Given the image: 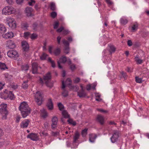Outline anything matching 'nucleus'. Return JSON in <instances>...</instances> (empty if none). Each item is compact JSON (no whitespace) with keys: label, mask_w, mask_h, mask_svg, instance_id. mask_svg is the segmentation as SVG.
<instances>
[{"label":"nucleus","mask_w":149,"mask_h":149,"mask_svg":"<svg viewBox=\"0 0 149 149\" xmlns=\"http://www.w3.org/2000/svg\"><path fill=\"white\" fill-rule=\"evenodd\" d=\"M78 95L80 97H84L86 96L84 90H81L77 92Z\"/></svg>","instance_id":"obj_27"},{"label":"nucleus","mask_w":149,"mask_h":149,"mask_svg":"<svg viewBox=\"0 0 149 149\" xmlns=\"http://www.w3.org/2000/svg\"><path fill=\"white\" fill-rule=\"evenodd\" d=\"M9 91L6 90L3 92L1 93H0L1 97L4 100H6L8 98Z\"/></svg>","instance_id":"obj_17"},{"label":"nucleus","mask_w":149,"mask_h":149,"mask_svg":"<svg viewBox=\"0 0 149 149\" xmlns=\"http://www.w3.org/2000/svg\"><path fill=\"white\" fill-rule=\"evenodd\" d=\"M62 88L63 90V91L62 93V95L64 97H65L68 95V92L65 89V86L64 83V81H62Z\"/></svg>","instance_id":"obj_19"},{"label":"nucleus","mask_w":149,"mask_h":149,"mask_svg":"<svg viewBox=\"0 0 149 149\" xmlns=\"http://www.w3.org/2000/svg\"><path fill=\"white\" fill-rule=\"evenodd\" d=\"M28 104L25 102H22L19 106V109L21 111L24 110V109L29 108Z\"/></svg>","instance_id":"obj_15"},{"label":"nucleus","mask_w":149,"mask_h":149,"mask_svg":"<svg viewBox=\"0 0 149 149\" xmlns=\"http://www.w3.org/2000/svg\"><path fill=\"white\" fill-rule=\"evenodd\" d=\"M51 73L49 72H48L45 76H43V79L45 81H49L51 80Z\"/></svg>","instance_id":"obj_23"},{"label":"nucleus","mask_w":149,"mask_h":149,"mask_svg":"<svg viewBox=\"0 0 149 149\" xmlns=\"http://www.w3.org/2000/svg\"><path fill=\"white\" fill-rule=\"evenodd\" d=\"M62 42L65 46L64 49V52L66 54H68L69 53L70 50L69 47V43L65 39L62 40Z\"/></svg>","instance_id":"obj_5"},{"label":"nucleus","mask_w":149,"mask_h":149,"mask_svg":"<svg viewBox=\"0 0 149 149\" xmlns=\"http://www.w3.org/2000/svg\"><path fill=\"white\" fill-rule=\"evenodd\" d=\"M87 130L88 129L87 128H85L82 130L81 132V135L83 137H84L86 136L87 134Z\"/></svg>","instance_id":"obj_40"},{"label":"nucleus","mask_w":149,"mask_h":149,"mask_svg":"<svg viewBox=\"0 0 149 149\" xmlns=\"http://www.w3.org/2000/svg\"><path fill=\"white\" fill-rule=\"evenodd\" d=\"M7 46L9 48L13 49L15 47V43L13 41L11 40H8L7 41Z\"/></svg>","instance_id":"obj_16"},{"label":"nucleus","mask_w":149,"mask_h":149,"mask_svg":"<svg viewBox=\"0 0 149 149\" xmlns=\"http://www.w3.org/2000/svg\"><path fill=\"white\" fill-rule=\"evenodd\" d=\"M136 81L139 83H141L142 82V79L141 78H139L138 77H135Z\"/></svg>","instance_id":"obj_51"},{"label":"nucleus","mask_w":149,"mask_h":149,"mask_svg":"<svg viewBox=\"0 0 149 149\" xmlns=\"http://www.w3.org/2000/svg\"><path fill=\"white\" fill-rule=\"evenodd\" d=\"M27 138H29L31 140L33 141H37L38 140V137L37 134L35 133H31L28 135L27 136Z\"/></svg>","instance_id":"obj_9"},{"label":"nucleus","mask_w":149,"mask_h":149,"mask_svg":"<svg viewBox=\"0 0 149 149\" xmlns=\"http://www.w3.org/2000/svg\"><path fill=\"white\" fill-rule=\"evenodd\" d=\"M44 129H46L47 128L48 126V123L46 122H45L44 124Z\"/></svg>","instance_id":"obj_64"},{"label":"nucleus","mask_w":149,"mask_h":149,"mask_svg":"<svg viewBox=\"0 0 149 149\" xmlns=\"http://www.w3.org/2000/svg\"><path fill=\"white\" fill-rule=\"evenodd\" d=\"M120 22L122 24L125 25L128 22V20L126 19L121 18L120 19Z\"/></svg>","instance_id":"obj_37"},{"label":"nucleus","mask_w":149,"mask_h":149,"mask_svg":"<svg viewBox=\"0 0 149 149\" xmlns=\"http://www.w3.org/2000/svg\"><path fill=\"white\" fill-rule=\"evenodd\" d=\"M119 132L117 130H114L113 132V133L110 139L112 143H114L116 142L119 137Z\"/></svg>","instance_id":"obj_3"},{"label":"nucleus","mask_w":149,"mask_h":149,"mask_svg":"<svg viewBox=\"0 0 149 149\" xmlns=\"http://www.w3.org/2000/svg\"><path fill=\"white\" fill-rule=\"evenodd\" d=\"M34 97L36 102L38 105H40L43 101V96L41 93L40 91H37L36 92Z\"/></svg>","instance_id":"obj_2"},{"label":"nucleus","mask_w":149,"mask_h":149,"mask_svg":"<svg viewBox=\"0 0 149 149\" xmlns=\"http://www.w3.org/2000/svg\"><path fill=\"white\" fill-rule=\"evenodd\" d=\"M58 106L59 109L60 111H62L64 109V107L61 103L60 102L58 104Z\"/></svg>","instance_id":"obj_43"},{"label":"nucleus","mask_w":149,"mask_h":149,"mask_svg":"<svg viewBox=\"0 0 149 149\" xmlns=\"http://www.w3.org/2000/svg\"><path fill=\"white\" fill-rule=\"evenodd\" d=\"M30 33L29 32H26L24 33V37L26 39H27L30 36Z\"/></svg>","instance_id":"obj_46"},{"label":"nucleus","mask_w":149,"mask_h":149,"mask_svg":"<svg viewBox=\"0 0 149 149\" xmlns=\"http://www.w3.org/2000/svg\"><path fill=\"white\" fill-rule=\"evenodd\" d=\"M75 65L74 64H72L70 66V68L72 71H73L75 68Z\"/></svg>","instance_id":"obj_54"},{"label":"nucleus","mask_w":149,"mask_h":149,"mask_svg":"<svg viewBox=\"0 0 149 149\" xmlns=\"http://www.w3.org/2000/svg\"><path fill=\"white\" fill-rule=\"evenodd\" d=\"M138 24L137 23H135L132 26V31H134L137 30L138 27Z\"/></svg>","instance_id":"obj_38"},{"label":"nucleus","mask_w":149,"mask_h":149,"mask_svg":"<svg viewBox=\"0 0 149 149\" xmlns=\"http://www.w3.org/2000/svg\"><path fill=\"white\" fill-rule=\"evenodd\" d=\"M48 61L49 62L51 63L52 66V67L54 68L55 67L56 65L54 61L52 60L50 57L48 58Z\"/></svg>","instance_id":"obj_32"},{"label":"nucleus","mask_w":149,"mask_h":149,"mask_svg":"<svg viewBox=\"0 0 149 149\" xmlns=\"http://www.w3.org/2000/svg\"><path fill=\"white\" fill-rule=\"evenodd\" d=\"M52 129L56 127L57 124L58 122V118L56 116H54L52 118Z\"/></svg>","instance_id":"obj_14"},{"label":"nucleus","mask_w":149,"mask_h":149,"mask_svg":"<svg viewBox=\"0 0 149 149\" xmlns=\"http://www.w3.org/2000/svg\"><path fill=\"white\" fill-rule=\"evenodd\" d=\"M31 109L30 108L24 109V110L21 111L22 115L23 118L26 117L31 113Z\"/></svg>","instance_id":"obj_7"},{"label":"nucleus","mask_w":149,"mask_h":149,"mask_svg":"<svg viewBox=\"0 0 149 149\" xmlns=\"http://www.w3.org/2000/svg\"><path fill=\"white\" fill-rule=\"evenodd\" d=\"M64 28L63 27L61 26L58 29H57L56 30L57 32H60L62 31H63Z\"/></svg>","instance_id":"obj_58"},{"label":"nucleus","mask_w":149,"mask_h":149,"mask_svg":"<svg viewBox=\"0 0 149 149\" xmlns=\"http://www.w3.org/2000/svg\"><path fill=\"white\" fill-rule=\"evenodd\" d=\"M38 27V24L35 22L32 25L33 29L35 31H37Z\"/></svg>","instance_id":"obj_36"},{"label":"nucleus","mask_w":149,"mask_h":149,"mask_svg":"<svg viewBox=\"0 0 149 149\" xmlns=\"http://www.w3.org/2000/svg\"><path fill=\"white\" fill-rule=\"evenodd\" d=\"M7 22L9 26L13 29H14L16 28V24L13 18H9L7 19Z\"/></svg>","instance_id":"obj_4"},{"label":"nucleus","mask_w":149,"mask_h":149,"mask_svg":"<svg viewBox=\"0 0 149 149\" xmlns=\"http://www.w3.org/2000/svg\"><path fill=\"white\" fill-rule=\"evenodd\" d=\"M30 121L28 119H25L20 124L21 128H24L27 127L29 124Z\"/></svg>","instance_id":"obj_18"},{"label":"nucleus","mask_w":149,"mask_h":149,"mask_svg":"<svg viewBox=\"0 0 149 149\" xmlns=\"http://www.w3.org/2000/svg\"><path fill=\"white\" fill-rule=\"evenodd\" d=\"M127 45L129 46H131L132 45V42L130 40H128L127 41Z\"/></svg>","instance_id":"obj_63"},{"label":"nucleus","mask_w":149,"mask_h":149,"mask_svg":"<svg viewBox=\"0 0 149 149\" xmlns=\"http://www.w3.org/2000/svg\"><path fill=\"white\" fill-rule=\"evenodd\" d=\"M69 31L68 30H65L63 29V33L65 35H66L68 34L69 33Z\"/></svg>","instance_id":"obj_57"},{"label":"nucleus","mask_w":149,"mask_h":149,"mask_svg":"<svg viewBox=\"0 0 149 149\" xmlns=\"http://www.w3.org/2000/svg\"><path fill=\"white\" fill-rule=\"evenodd\" d=\"M29 68V66L27 64L23 65L22 66V70L27 71L28 70Z\"/></svg>","instance_id":"obj_42"},{"label":"nucleus","mask_w":149,"mask_h":149,"mask_svg":"<svg viewBox=\"0 0 149 149\" xmlns=\"http://www.w3.org/2000/svg\"><path fill=\"white\" fill-rule=\"evenodd\" d=\"M33 11V9L30 7H27L25 10V12L27 16L28 17L33 16L32 13Z\"/></svg>","instance_id":"obj_11"},{"label":"nucleus","mask_w":149,"mask_h":149,"mask_svg":"<svg viewBox=\"0 0 149 149\" xmlns=\"http://www.w3.org/2000/svg\"><path fill=\"white\" fill-rule=\"evenodd\" d=\"M45 84L47 86L50 88H52L53 86L52 84L49 83V81H46Z\"/></svg>","instance_id":"obj_48"},{"label":"nucleus","mask_w":149,"mask_h":149,"mask_svg":"<svg viewBox=\"0 0 149 149\" xmlns=\"http://www.w3.org/2000/svg\"><path fill=\"white\" fill-rule=\"evenodd\" d=\"M38 37V35L36 33H33L31 34L30 36L32 40L37 38Z\"/></svg>","instance_id":"obj_45"},{"label":"nucleus","mask_w":149,"mask_h":149,"mask_svg":"<svg viewBox=\"0 0 149 149\" xmlns=\"http://www.w3.org/2000/svg\"><path fill=\"white\" fill-rule=\"evenodd\" d=\"M8 95V98L9 97L11 100H13L15 98L14 95L12 91H9Z\"/></svg>","instance_id":"obj_33"},{"label":"nucleus","mask_w":149,"mask_h":149,"mask_svg":"<svg viewBox=\"0 0 149 149\" xmlns=\"http://www.w3.org/2000/svg\"><path fill=\"white\" fill-rule=\"evenodd\" d=\"M22 26L24 28H26L29 26L28 24L26 23L25 22L22 24Z\"/></svg>","instance_id":"obj_61"},{"label":"nucleus","mask_w":149,"mask_h":149,"mask_svg":"<svg viewBox=\"0 0 149 149\" xmlns=\"http://www.w3.org/2000/svg\"><path fill=\"white\" fill-rule=\"evenodd\" d=\"M67 61V58L66 57L64 56H62L60 59L59 61H57V64L58 67L61 69H62L63 68L60 65L61 63H64Z\"/></svg>","instance_id":"obj_8"},{"label":"nucleus","mask_w":149,"mask_h":149,"mask_svg":"<svg viewBox=\"0 0 149 149\" xmlns=\"http://www.w3.org/2000/svg\"><path fill=\"white\" fill-rule=\"evenodd\" d=\"M0 69L1 70H5L6 69H8L6 65L4 63L0 62Z\"/></svg>","instance_id":"obj_34"},{"label":"nucleus","mask_w":149,"mask_h":149,"mask_svg":"<svg viewBox=\"0 0 149 149\" xmlns=\"http://www.w3.org/2000/svg\"><path fill=\"white\" fill-rule=\"evenodd\" d=\"M67 121L70 124L73 125H76V122L72 119H69Z\"/></svg>","instance_id":"obj_44"},{"label":"nucleus","mask_w":149,"mask_h":149,"mask_svg":"<svg viewBox=\"0 0 149 149\" xmlns=\"http://www.w3.org/2000/svg\"><path fill=\"white\" fill-rule=\"evenodd\" d=\"M50 8L51 10H56V6L54 3L52 2L50 3Z\"/></svg>","instance_id":"obj_39"},{"label":"nucleus","mask_w":149,"mask_h":149,"mask_svg":"<svg viewBox=\"0 0 149 149\" xmlns=\"http://www.w3.org/2000/svg\"><path fill=\"white\" fill-rule=\"evenodd\" d=\"M52 135L54 136H57L59 135V133L58 132H52Z\"/></svg>","instance_id":"obj_56"},{"label":"nucleus","mask_w":149,"mask_h":149,"mask_svg":"<svg viewBox=\"0 0 149 149\" xmlns=\"http://www.w3.org/2000/svg\"><path fill=\"white\" fill-rule=\"evenodd\" d=\"M8 114V113L6 114L5 113H3L1 114L2 115V119H6L7 118V115Z\"/></svg>","instance_id":"obj_62"},{"label":"nucleus","mask_w":149,"mask_h":149,"mask_svg":"<svg viewBox=\"0 0 149 149\" xmlns=\"http://www.w3.org/2000/svg\"><path fill=\"white\" fill-rule=\"evenodd\" d=\"M97 111H100L101 112L103 113H108V111L106 110H104L103 109H97Z\"/></svg>","instance_id":"obj_49"},{"label":"nucleus","mask_w":149,"mask_h":149,"mask_svg":"<svg viewBox=\"0 0 149 149\" xmlns=\"http://www.w3.org/2000/svg\"><path fill=\"white\" fill-rule=\"evenodd\" d=\"M35 1L34 0H30L28 2L29 4L31 6H32L35 4Z\"/></svg>","instance_id":"obj_52"},{"label":"nucleus","mask_w":149,"mask_h":149,"mask_svg":"<svg viewBox=\"0 0 149 149\" xmlns=\"http://www.w3.org/2000/svg\"><path fill=\"white\" fill-rule=\"evenodd\" d=\"M97 119L101 125H102L104 124V118L102 116L100 115H98L97 116Z\"/></svg>","instance_id":"obj_22"},{"label":"nucleus","mask_w":149,"mask_h":149,"mask_svg":"<svg viewBox=\"0 0 149 149\" xmlns=\"http://www.w3.org/2000/svg\"><path fill=\"white\" fill-rule=\"evenodd\" d=\"M61 50L60 48H57L54 51V53L56 56L58 55L60 53Z\"/></svg>","instance_id":"obj_41"},{"label":"nucleus","mask_w":149,"mask_h":149,"mask_svg":"<svg viewBox=\"0 0 149 149\" xmlns=\"http://www.w3.org/2000/svg\"><path fill=\"white\" fill-rule=\"evenodd\" d=\"M41 115L43 118H45L48 116V113L47 111L44 109H42L40 110Z\"/></svg>","instance_id":"obj_24"},{"label":"nucleus","mask_w":149,"mask_h":149,"mask_svg":"<svg viewBox=\"0 0 149 149\" xmlns=\"http://www.w3.org/2000/svg\"><path fill=\"white\" fill-rule=\"evenodd\" d=\"M47 56V55L43 53L42 56L40 57V59L42 60H45L46 59V58Z\"/></svg>","instance_id":"obj_47"},{"label":"nucleus","mask_w":149,"mask_h":149,"mask_svg":"<svg viewBox=\"0 0 149 149\" xmlns=\"http://www.w3.org/2000/svg\"><path fill=\"white\" fill-rule=\"evenodd\" d=\"M22 45L24 51H28L29 49V46L28 43L26 41H23L22 42Z\"/></svg>","instance_id":"obj_13"},{"label":"nucleus","mask_w":149,"mask_h":149,"mask_svg":"<svg viewBox=\"0 0 149 149\" xmlns=\"http://www.w3.org/2000/svg\"><path fill=\"white\" fill-rule=\"evenodd\" d=\"M15 9L10 6H7L5 7L2 11V13L5 15H9L13 14L15 12Z\"/></svg>","instance_id":"obj_1"},{"label":"nucleus","mask_w":149,"mask_h":149,"mask_svg":"<svg viewBox=\"0 0 149 149\" xmlns=\"http://www.w3.org/2000/svg\"><path fill=\"white\" fill-rule=\"evenodd\" d=\"M62 114L63 117L65 118H68L69 117V116L67 111L64 110L62 112Z\"/></svg>","instance_id":"obj_31"},{"label":"nucleus","mask_w":149,"mask_h":149,"mask_svg":"<svg viewBox=\"0 0 149 149\" xmlns=\"http://www.w3.org/2000/svg\"><path fill=\"white\" fill-rule=\"evenodd\" d=\"M80 134L77 131H76L74 133V135L73 137V142L76 143L77 141L79 139Z\"/></svg>","instance_id":"obj_26"},{"label":"nucleus","mask_w":149,"mask_h":149,"mask_svg":"<svg viewBox=\"0 0 149 149\" xmlns=\"http://www.w3.org/2000/svg\"><path fill=\"white\" fill-rule=\"evenodd\" d=\"M38 65L36 63H33L32 64V71L33 74L38 73Z\"/></svg>","instance_id":"obj_12"},{"label":"nucleus","mask_w":149,"mask_h":149,"mask_svg":"<svg viewBox=\"0 0 149 149\" xmlns=\"http://www.w3.org/2000/svg\"><path fill=\"white\" fill-rule=\"evenodd\" d=\"M8 56L10 58H17L18 56L17 52L15 50L8 51L7 53Z\"/></svg>","instance_id":"obj_6"},{"label":"nucleus","mask_w":149,"mask_h":149,"mask_svg":"<svg viewBox=\"0 0 149 149\" xmlns=\"http://www.w3.org/2000/svg\"><path fill=\"white\" fill-rule=\"evenodd\" d=\"M10 86L11 88L14 89H15L17 88V84H10Z\"/></svg>","instance_id":"obj_53"},{"label":"nucleus","mask_w":149,"mask_h":149,"mask_svg":"<svg viewBox=\"0 0 149 149\" xmlns=\"http://www.w3.org/2000/svg\"><path fill=\"white\" fill-rule=\"evenodd\" d=\"M109 47L110 48L109 51L110 54H111L112 53H114L116 49V48L114 46L112 45H109Z\"/></svg>","instance_id":"obj_30"},{"label":"nucleus","mask_w":149,"mask_h":149,"mask_svg":"<svg viewBox=\"0 0 149 149\" xmlns=\"http://www.w3.org/2000/svg\"><path fill=\"white\" fill-rule=\"evenodd\" d=\"M89 141L91 142H94L97 137V135L93 134H90L89 135Z\"/></svg>","instance_id":"obj_25"},{"label":"nucleus","mask_w":149,"mask_h":149,"mask_svg":"<svg viewBox=\"0 0 149 149\" xmlns=\"http://www.w3.org/2000/svg\"><path fill=\"white\" fill-rule=\"evenodd\" d=\"M51 15L53 18H54L57 16V13L55 12H53L51 13Z\"/></svg>","instance_id":"obj_50"},{"label":"nucleus","mask_w":149,"mask_h":149,"mask_svg":"<svg viewBox=\"0 0 149 149\" xmlns=\"http://www.w3.org/2000/svg\"><path fill=\"white\" fill-rule=\"evenodd\" d=\"M47 106L49 110H52L53 109V104L52 99L50 98L48 100L47 104Z\"/></svg>","instance_id":"obj_20"},{"label":"nucleus","mask_w":149,"mask_h":149,"mask_svg":"<svg viewBox=\"0 0 149 149\" xmlns=\"http://www.w3.org/2000/svg\"><path fill=\"white\" fill-rule=\"evenodd\" d=\"M5 78H6L8 80H9L12 77V76L11 75L8 74H5Z\"/></svg>","instance_id":"obj_55"},{"label":"nucleus","mask_w":149,"mask_h":149,"mask_svg":"<svg viewBox=\"0 0 149 149\" xmlns=\"http://www.w3.org/2000/svg\"><path fill=\"white\" fill-rule=\"evenodd\" d=\"M59 25V23L58 22H55L54 24V28L55 29H57Z\"/></svg>","instance_id":"obj_59"},{"label":"nucleus","mask_w":149,"mask_h":149,"mask_svg":"<svg viewBox=\"0 0 149 149\" xmlns=\"http://www.w3.org/2000/svg\"><path fill=\"white\" fill-rule=\"evenodd\" d=\"M3 33L2 36L3 37L6 39L11 38L14 36L12 32H8L6 33H5L4 32Z\"/></svg>","instance_id":"obj_21"},{"label":"nucleus","mask_w":149,"mask_h":149,"mask_svg":"<svg viewBox=\"0 0 149 149\" xmlns=\"http://www.w3.org/2000/svg\"><path fill=\"white\" fill-rule=\"evenodd\" d=\"M22 87L24 89H26L28 87V85L26 83H23L22 84Z\"/></svg>","instance_id":"obj_60"},{"label":"nucleus","mask_w":149,"mask_h":149,"mask_svg":"<svg viewBox=\"0 0 149 149\" xmlns=\"http://www.w3.org/2000/svg\"><path fill=\"white\" fill-rule=\"evenodd\" d=\"M66 83L67 85L70 86V88L71 89H73L74 88V86L71 85L72 81L70 78L67 79L66 81Z\"/></svg>","instance_id":"obj_28"},{"label":"nucleus","mask_w":149,"mask_h":149,"mask_svg":"<svg viewBox=\"0 0 149 149\" xmlns=\"http://www.w3.org/2000/svg\"><path fill=\"white\" fill-rule=\"evenodd\" d=\"M135 61L139 64H141L142 63V60L139 59V56L138 55H137L135 58Z\"/></svg>","instance_id":"obj_35"},{"label":"nucleus","mask_w":149,"mask_h":149,"mask_svg":"<svg viewBox=\"0 0 149 149\" xmlns=\"http://www.w3.org/2000/svg\"><path fill=\"white\" fill-rule=\"evenodd\" d=\"M6 31V29L4 25L0 24V33H2L5 32Z\"/></svg>","instance_id":"obj_29"},{"label":"nucleus","mask_w":149,"mask_h":149,"mask_svg":"<svg viewBox=\"0 0 149 149\" xmlns=\"http://www.w3.org/2000/svg\"><path fill=\"white\" fill-rule=\"evenodd\" d=\"M1 108H0V112L1 114L5 113V114L8 113V111L7 110L6 104H1Z\"/></svg>","instance_id":"obj_10"}]
</instances>
